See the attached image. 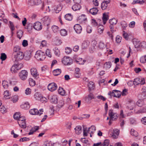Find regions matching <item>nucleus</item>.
I'll list each match as a JSON object with an SVG mask.
<instances>
[{"label":"nucleus","mask_w":146,"mask_h":146,"mask_svg":"<svg viewBox=\"0 0 146 146\" xmlns=\"http://www.w3.org/2000/svg\"><path fill=\"white\" fill-rule=\"evenodd\" d=\"M57 86L55 83H50L48 86V89L50 91L53 92L57 88Z\"/></svg>","instance_id":"8"},{"label":"nucleus","mask_w":146,"mask_h":146,"mask_svg":"<svg viewBox=\"0 0 146 146\" xmlns=\"http://www.w3.org/2000/svg\"><path fill=\"white\" fill-rule=\"evenodd\" d=\"M90 132V130L88 129L87 127L84 128L83 135L84 136L86 137L88 135V133Z\"/></svg>","instance_id":"35"},{"label":"nucleus","mask_w":146,"mask_h":146,"mask_svg":"<svg viewBox=\"0 0 146 146\" xmlns=\"http://www.w3.org/2000/svg\"><path fill=\"white\" fill-rule=\"evenodd\" d=\"M54 44L56 45H59L61 44L62 41L58 37H55L54 39Z\"/></svg>","instance_id":"17"},{"label":"nucleus","mask_w":146,"mask_h":146,"mask_svg":"<svg viewBox=\"0 0 146 146\" xmlns=\"http://www.w3.org/2000/svg\"><path fill=\"white\" fill-rule=\"evenodd\" d=\"M23 32L22 30H19L17 32V37L19 39H21L23 34Z\"/></svg>","instance_id":"38"},{"label":"nucleus","mask_w":146,"mask_h":146,"mask_svg":"<svg viewBox=\"0 0 146 146\" xmlns=\"http://www.w3.org/2000/svg\"><path fill=\"white\" fill-rule=\"evenodd\" d=\"M25 54V59L27 60H29L31 58V53L30 52H29L28 53L26 52Z\"/></svg>","instance_id":"51"},{"label":"nucleus","mask_w":146,"mask_h":146,"mask_svg":"<svg viewBox=\"0 0 146 146\" xmlns=\"http://www.w3.org/2000/svg\"><path fill=\"white\" fill-rule=\"evenodd\" d=\"M144 101L142 99H139L137 101L136 104L139 107H141L144 104Z\"/></svg>","instance_id":"36"},{"label":"nucleus","mask_w":146,"mask_h":146,"mask_svg":"<svg viewBox=\"0 0 146 146\" xmlns=\"http://www.w3.org/2000/svg\"><path fill=\"white\" fill-rule=\"evenodd\" d=\"M64 18L65 19L67 20L70 21H71L72 19V16L70 14H66L64 16Z\"/></svg>","instance_id":"34"},{"label":"nucleus","mask_w":146,"mask_h":146,"mask_svg":"<svg viewBox=\"0 0 146 146\" xmlns=\"http://www.w3.org/2000/svg\"><path fill=\"white\" fill-rule=\"evenodd\" d=\"M112 134L113 137L114 139H116L119 134V131L117 129H114L113 130Z\"/></svg>","instance_id":"16"},{"label":"nucleus","mask_w":146,"mask_h":146,"mask_svg":"<svg viewBox=\"0 0 146 146\" xmlns=\"http://www.w3.org/2000/svg\"><path fill=\"white\" fill-rule=\"evenodd\" d=\"M62 62L65 65H70L72 64L73 61L70 57L66 56L62 58Z\"/></svg>","instance_id":"5"},{"label":"nucleus","mask_w":146,"mask_h":146,"mask_svg":"<svg viewBox=\"0 0 146 146\" xmlns=\"http://www.w3.org/2000/svg\"><path fill=\"white\" fill-rule=\"evenodd\" d=\"M72 51L71 49L69 47H67L65 48V52L67 54H70Z\"/></svg>","instance_id":"64"},{"label":"nucleus","mask_w":146,"mask_h":146,"mask_svg":"<svg viewBox=\"0 0 146 146\" xmlns=\"http://www.w3.org/2000/svg\"><path fill=\"white\" fill-rule=\"evenodd\" d=\"M89 45V42L88 41H84L82 43V47L83 49H86L88 47Z\"/></svg>","instance_id":"25"},{"label":"nucleus","mask_w":146,"mask_h":146,"mask_svg":"<svg viewBox=\"0 0 146 146\" xmlns=\"http://www.w3.org/2000/svg\"><path fill=\"white\" fill-rule=\"evenodd\" d=\"M121 25L124 29L127 27V25L126 23L124 21H122L121 22Z\"/></svg>","instance_id":"63"},{"label":"nucleus","mask_w":146,"mask_h":146,"mask_svg":"<svg viewBox=\"0 0 146 146\" xmlns=\"http://www.w3.org/2000/svg\"><path fill=\"white\" fill-rule=\"evenodd\" d=\"M131 134L135 137H137L138 135V133L133 129H131L130 131Z\"/></svg>","instance_id":"41"},{"label":"nucleus","mask_w":146,"mask_h":146,"mask_svg":"<svg viewBox=\"0 0 146 146\" xmlns=\"http://www.w3.org/2000/svg\"><path fill=\"white\" fill-rule=\"evenodd\" d=\"M18 100V98L17 96H14L12 98V101L14 103H15Z\"/></svg>","instance_id":"60"},{"label":"nucleus","mask_w":146,"mask_h":146,"mask_svg":"<svg viewBox=\"0 0 146 146\" xmlns=\"http://www.w3.org/2000/svg\"><path fill=\"white\" fill-rule=\"evenodd\" d=\"M30 105L28 102H25L21 106V108L25 110L28 109L30 108Z\"/></svg>","instance_id":"19"},{"label":"nucleus","mask_w":146,"mask_h":146,"mask_svg":"<svg viewBox=\"0 0 146 146\" xmlns=\"http://www.w3.org/2000/svg\"><path fill=\"white\" fill-rule=\"evenodd\" d=\"M140 61L142 63H145L146 62V55L141 57L140 59Z\"/></svg>","instance_id":"57"},{"label":"nucleus","mask_w":146,"mask_h":146,"mask_svg":"<svg viewBox=\"0 0 146 146\" xmlns=\"http://www.w3.org/2000/svg\"><path fill=\"white\" fill-rule=\"evenodd\" d=\"M20 70V68L17 66V64H14L12 66L11 69V71L12 73H15L17 71Z\"/></svg>","instance_id":"14"},{"label":"nucleus","mask_w":146,"mask_h":146,"mask_svg":"<svg viewBox=\"0 0 146 146\" xmlns=\"http://www.w3.org/2000/svg\"><path fill=\"white\" fill-rule=\"evenodd\" d=\"M117 22V20L115 18L110 19L109 20V23L111 25H113L116 24Z\"/></svg>","instance_id":"29"},{"label":"nucleus","mask_w":146,"mask_h":146,"mask_svg":"<svg viewBox=\"0 0 146 146\" xmlns=\"http://www.w3.org/2000/svg\"><path fill=\"white\" fill-rule=\"evenodd\" d=\"M43 111V109H40L39 111L36 109H31L29 111V113L33 115H40L41 114H42V112Z\"/></svg>","instance_id":"6"},{"label":"nucleus","mask_w":146,"mask_h":146,"mask_svg":"<svg viewBox=\"0 0 146 146\" xmlns=\"http://www.w3.org/2000/svg\"><path fill=\"white\" fill-rule=\"evenodd\" d=\"M21 116L20 113L19 112L16 113L13 115V117L15 119L18 120L19 118Z\"/></svg>","instance_id":"39"},{"label":"nucleus","mask_w":146,"mask_h":146,"mask_svg":"<svg viewBox=\"0 0 146 146\" xmlns=\"http://www.w3.org/2000/svg\"><path fill=\"white\" fill-rule=\"evenodd\" d=\"M88 129L90 130V132L91 133H93L96 130V127L94 125L91 126Z\"/></svg>","instance_id":"49"},{"label":"nucleus","mask_w":146,"mask_h":146,"mask_svg":"<svg viewBox=\"0 0 146 146\" xmlns=\"http://www.w3.org/2000/svg\"><path fill=\"white\" fill-rule=\"evenodd\" d=\"M74 129L75 133L79 135L82 132V127L80 126H76Z\"/></svg>","instance_id":"20"},{"label":"nucleus","mask_w":146,"mask_h":146,"mask_svg":"<svg viewBox=\"0 0 146 146\" xmlns=\"http://www.w3.org/2000/svg\"><path fill=\"white\" fill-rule=\"evenodd\" d=\"M58 92L59 94L62 96L65 94V91L64 89L61 87H59L58 90Z\"/></svg>","instance_id":"32"},{"label":"nucleus","mask_w":146,"mask_h":146,"mask_svg":"<svg viewBox=\"0 0 146 146\" xmlns=\"http://www.w3.org/2000/svg\"><path fill=\"white\" fill-rule=\"evenodd\" d=\"M104 30V26L102 25L101 24H100L98 27V33L100 34H101L102 33H103Z\"/></svg>","instance_id":"22"},{"label":"nucleus","mask_w":146,"mask_h":146,"mask_svg":"<svg viewBox=\"0 0 146 146\" xmlns=\"http://www.w3.org/2000/svg\"><path fill=\"white\" fill-rule=\"evenodd\" d=\"M30 85L32 86H34L35 84V82L32 78H30L29 79Z\"/></svg>","instance_id":"43"},{"label":"nucleus","mask_w":146,"mask_h":146,"mask_svg":"<svg viewBox=\"0 0 146 146\" xmlns=\"http://www.w3.org/2000/svg\"><path fill=\"white\" fill-rule=\"evenodd\" d=\"M109 115L112 120L116 119L118 116V115L116 113H114L113 110H110L109 111Z\"/></svg>","instance_id":"7"},{"label":"nucleus","mask_w":146,"mask_h":146,"mask_svg":"<svg viewBox=\"0 0 146 146\" xmlns=\"http://www.w3.org/2000/svg\"><path fill=\"white\" fill-rule=\"evenodd\" d=\"M107 35L109 37V38L111 40H113V36L112 33L110 31H108L106 33Z\"/></svg>","instance_id":"59"},{"label":"nucleus","mask_w":146,"mask_h":146,"mask_svg":"<svg viewBox=\"0 0 146 146\" xmlns=\"http://www.w3.org/2000/svg\"><path fill=\"white\" fill-rule=\"evenodd\" d=\"M28 75V72L25 70H22L19 73L20 78L23 80H25L27 79Z\"/></svg>","instance_id":"4"},{"label":"nucleus","mask_w":146,"mask_h":146,"mask_svg":"<svg viewBox=\"0 0 146 146\" xmlns=\"http://www.w3.org/2000/svg\"><path fill=\"white\" fill-rule=\"evenodd\" d=\"M42 21L44 25L46 27L47 29H48V26L50 24V19L48 17H45L42 19Z\"/></svg>","instance_id":"9"},{"label":"nucleus","mask_w":146,"mask_h":146,"mask_svg":"<svg viewBox=\"0 0 146 146\" xmlns=\"http://www.w3.org/2000/svg\"><path fill=\"white\" fill-rule=\"evenodd\" d=\"M42 95L38 92H36L34 95V97L35 99L39 100L41 97Z\"/></svg>","instance_id":"31"},{"label":"nucleus","mask_w":146,"mask_h":146,"mask_svg":"<svg viewBox=\"0 0 146 146\" xmlns=\"http://www.w3.org/2000/svg\"><path fill=\"white\" fill-rule=\"evenodd\" d=\"M81 8L80 5L74 4L72 7V9L74 11L79 10Z\"/></svg>","instance_id":"21"},{"label":"nucleus","mask_w":146,"mask_h":146,"mask_svg":"<svg viewBox=\"0 0 146 146\" xmlns=\"http://www.w3.org/2000/svg\"><path fill=\"white\" fill-rule=\"evenodd\" d=\"M137 113H146V107L145 106L136 112Z\"/></svg>","instance_id":"26"},{"label":"nucleus","mask_w":146,"mask_h":146,"mask_svg":"<svg viewBox=\"0 0 146 146\" xmlns=\"http://www.w3.org/2000/svg\"><path fill=\"white\" fill-rule=\"evenodd\" d=\"M75 61L76 62L79 63V64H84V63L86 61L84 60H83L82 58H79Z\"/></svg>","instance_id":"42"},{"label":"nucleus","mask_w":146,"mask_h":146,"mask_svg":"<svg viewBox=\"0 0 146 146\" xmlns=\"http://www.w3.org/2000/svg\"><path fill=\"white\" fill-rule=\"evenodd\" d=\"M2 84L3 88L5 89H7L8 87V82L6 81H3Z\"/></svg>","instance_id":"50"},{"label":"nucleus","mask_w":146,"mask_h":146,"mask_svg":"<svg viewBox=\"0 0 146 146\" xmlns=\"http://www.w3.org/2000/svg\"><path fill=\"white\" fill-rule=\"evenodd\" d=\"M18 124L19 126L22 128H25L26 127V123L25 121L18 122Z\"/></svg>","instance_id":"24"},{"label":"nucleus","mask_w":146,"mask_h":146,"mask_svg":"<svg viewBox=\"0 0 146 146\" xmlns=\"http://www.w3.org/2000/svg\"><path fill=\"white\" fill-rule=\"evenodd\" d=\"M53 50L55 54L58 56H59L60 55V52L58 48L57 47H55L53 49Z\"/></svg>","instance_id":"47"},{"label":"nucleus","mask_w":146,"mask_h":146,"mask_svg":"<svg viewBox=\"0 0 146 146\" xmlns=\"http://www.w3.org/2000/svg\"><path fill=\"white\" fill-rule=\"evenodd\" d=\"M34 28L36 30H40L42 28V25L40 22H36L34 24L33 26Z\"/></svg>","instance_id":"11"},{"label":"nucleus","mask_w":146,"mask_h":146,"mask_svg":"<svg viewBox=\"0 0 146 146\" xmlns=\"http://www.w3.org/2000/svg\"><path fill=\"white\" fill-rule=\"evenodd\" d=\"M140 78H137L134 79L133 81V84L134 85H138L140 84Z\"/></svg>","instance_id":"54"},{"label":"nucleus","mask_w":146,"mask_h":146,"mask_svg":"<svg viewBox=\"0 0 146 146\" xmlns=\"http://www.w3.org/2000/svg\"><path fill=\"white\" fill-rule=\"evenodd\" d=\"M62 9V7L60 5H58L56 9H54L56 13H58Z\"/></svg>","instance_id":"58"},{"label":"nucleus","mask_w":146,"mask_h":146,"mask_svg":"<svg viewBox=\"0 0 146 146\" xmlns=\"http://www.w3.org/2000/svg\"><path fill=\"white\" fill-rule=\"evenodd\" d=\"M88 86L89 88V90H90L93 89L95 87L94 83L93 82H90L88 84Z\"/></svg>","instance_id":"28"},{"label":"nucleus","mask_w":146,"mask_h":146,"mask_svg":"<svg viewBox=\"0 0 146 146\" xmlns=\"http://www.w3.org/2000/svg\"><path fill=\"white\" fill-rule=\"evenodd\" d=\"M113 91H115V97L119 98L120 97L121 94V92L116 90H113Z\"/></svg>","instance_id":"40"},{"label":"nucleus","mask_w":146,"mask_h":146,"mask_svg":"<svg viewBox=\"0 0 146 146\" xmlns=\"http://www.w3.org/2000/svg\"><path fill=\"white\" fill-rule=\"evenodd\" d=\"M61 71L60 69H57L54 70L53 71V75L55 76H57L60 74L61 73Z\"/></svg>","instance_id":"27"},{"label":"nucleus","mask_w":146,"mask_h":146,"mask_svg":"<svg viewBox=\"0 0 146 146\" xmlns=\"http://www.w3.org/2000/svg\"><path fill=\"white\" fill-rule=\"evenodd\" d=\"M7 58V56L5 53H2L1 54L0 58L2 61L5 60Z\"/></svg>","instance_id":"56"},{"label":"nucleus","mask_w":146,"mask_h":146,"mask_svg":"<svg viewBox=\"0 0 146 146\" xmlns=\"http://www.w3.org/2000/svg\"><path fill=\"white\" fill-rule=\"evenodd\" d=\"M60 33L62 36H65L67 34V31L65 29H61L60 31Z\"/></svg>","instance_id":"46"},{"label":"nucleus","mask_w":146,"mask_h":146,"mask_svg":"<svg viewBox=\"0 0 146 146\" xmlns=\"http://www.w3.org/2000/svg\"><path fill=\"white\" fill-rule=\"evenodd\" d=\"M20 46H15L13 48V52L14 54H15V53L18 52H20Z\"/></svg>","instance_id":"44"},{"label":"nucleus","mask_w":146,"mask_h":146,"mask_svg":"<svg viewBox=\"0 0 146 146\" xmlns=\"http://www.w3.org/2000/svg\"><path fill=\"white\" fill-rule=\"evenodd\" d=\"M4 97L6 99L9 98L10 94L9 92L7 91H6L4 92Z\"/></svg>","instance_id":"53"},{"label":"nucleus","mask_w":146,"mask_h":146,"mask_svg":"<svg viewBox=\"0 0 146 146\" xmlns=\"http://www.w3.org/2000/svg\"><path fill=\"white\" fill-rule=\"evenodd\" d=\"M35 57L38 60L43 61L46 58L45 53L41 51H37L35 55Z\"/></svg>","instance_id":"2"},{"label":"nucleus","mask_w":146,"mask_h":146,"mask_svg":"<svg viewBox=\"0 0 146 146\" xmlns=\"http://www.w3.org/2000/svg\"><path fill=\"white\" fill-rule=\"evenodd\" d=\"M144 3V1L143 0L142 1L140 0H136L133 1L132 2V4H134L136 3H139L140 5L143 4Z\"/></svg>","instance_id":"48"},{"label":"nucleus","mask_w":146,"mask_h":146,"mask_svg":"<svg viewBox=\"0 0 146 146\" xmlns=\"http://www.w3.org/2000/svg\"><path fill=\"white\" fill-rule=\"evenodd\" d=\"M74 28L75 31L77 33L80 34L81 33L82 31V28L79 24H76L74 26Z\"/></svg>","instance_id":"10"},{"label":"nucleus","mask_w":146,"mask_h":146,"mask_svg":"<svg viewBox=\"0 0 146 146\" xmlns=\"http://www.w3.org/2000/svg\"><path fill=\"white\" fill-rule=\"evenodd\" d=\"M109 141L108 139H106L105 140L103 144L100 145V146H112L111 145L109 146Z\"/></svg>","instance_id":"45"},{"label":"nucleus","mask_w":146,"mask_h":146,"mask_svg":"<svg viewBox=\"0 0 146 146\" xmlns=\"http://www.w3.org/2000/svg\"><path fill=\"white\" fill-rule=\"evenodd\" d=\"M102 19L103 21L104 24H105L106 23L108 19V15H106L105 13H104L103 14Z\"/></svg>","instance_id":"23"},{"label":"nucleus","mask_w":146,"mask_h":146,"mask_svg":"<svg viewBox=\"0 0 146 146\" xmlns=\"http://www.w3.org/2000/svg\"><path fill=\"white\" fill-rule=\"evenodd\" d=\"M30 140V139L29 138H27L26 137H24L23 138H21L19 140V141L20 142H23L24 141H28Z\"/></svg>","instance_id":"62"},{"label":"nucleus","mask_w":146,"mask_h":146,"mask_svg":"<svg viewBox=\"0 0 146 146\" xmlns=\"http://www.w3.org/2000/svg\"><path fill=\"white\" fill-rule=\"evenodd\" d=\"M105 46V44L102 42H100L98 44V47L102 49Z\"/></svg>","instance_id":"61"},{"label":"nucleus","mask_w":146,"mask_h":146,"mask_svg":"<svg viewBox=\"0 0 146 146\" xmlns=\"http://www.w3.org/2000/svg\"><path fill=\"white\" fill-rule=\"evenodd\" d=\"M111 62H108L106 63L104 65V67L108 69L110 68L111 66Z\"/></svg>","instance_id":"52"},{"label":"nucleus","mask_w":146,"mask_h":146,"mask_svg":"<svg viewBox=\"0 0 146 146\" xmlns=\"http://www.w3.org/2000/svg\"><path fill=\"white\" fill-rule=\"evenodd\" d=\"M101 20L100 19H98L97 21L94 19H92L91 20V24L93 27H96L98 23L100 24Z\"/></svg>","instance_id":"13"},{"label":"nucleus","mask_w":146,"mask_h":146,"mask_svg":"<svg viewBox=\"0 0 146 146\" xmlns=\"http://www.w3.org/2000/svg\"><path fill=\"white\" fill-rule=\"evenodd\" d=\"M30 71L31 74L34 77L36 78L38 76V74L37 70L36 68H32L31 69Z\"/></svg>","instance_id":"15"},{"label":"nucleus","mask_w":146,"mask_h":146,"mask_svg":"<svg viewBox=\"0 0 146 146\" xmlns=\"http://www.w3.org/2000/svg\"><path fill=\"white\" fill-rule=\"evenodd\" d=\"M52 29L54 33H57L59 31V28L56 26L54 25L52 27Z\"/></svg>","instance_id":"33"},{"label":"nucleus","mask_w":146,"mask_h":146,"mask_svg":"<svg viewBox=\"0 0 146 146\" xmlns=\"http://www.w3.org/2000/svg\"><path fill=\"white\" fill-rule=\"evenodd\" d=\"M9 27L11 29V31H13L15 29V27H14V26L13 23L11 21H10L9 22Z\"/></svg>","instance_id":"55"},{"label":"nucleus","mask_w":146,"mask_h":146,"mask_svg":"<svg viewBox=\"0 0 146 146\" xmlns=\"http://www.w3.org/2000/svg\"><path fill=\"white\" fill-rule=\"evenodd\" d=\"M41 3H42L41 9L43 10L44 9V5L43 3L42 2L41 0H31L29 4L31 6H33L34 5H38Z\"/></svg>","instance_id":"3"},{"label":"nucleus","mask_w":146,"mask_h":146,"mask_svg":"<svg viewBox=\"0 0 146 146\" xmlns=\"http://www.w3.org/2000/svg\"><path fill=\"white\" fill-rule=\"evenodd\" d=\"M98 11V9L96 8H93L89 10V12L93 15L97 14Z\"/></svg>","instance_id":"18"},{"label":"nucleus","mask_w":146,"mask_h":146,"mask_svg":"<svg viewBox=\"0 0 146 146\" xmlns=\"http://www.w3.org/2000/svg\"><path fill=\"white\" fill-rule=\"evenodd\" d=\"M133 44L136 48H138L140 46V43L137 40H134L133 41Z\"/></svg>","instance_id":"37"},{"label":"nucleus","mask_w":146,"mask_h":146,"mask_svg":"<svg viewBox=\"0 0 146 146\" xmlns=\"http://www.w3.org/2000/svg\"><path fill=\"white\" fill-rule=\"evenodd\" d=\"M49 99L51 102L52 103L56 104L58 102V99L56 95H54L50 97Z\"/></svg>","instance_id":"12"},{"label":"nucleus","mask_w":146,"mask_h":146,"mask_svg":"<svg viewBox=\"0 0 146 146\" xmlns=\"http://www.w3.org/2000/svg\"><path fill=\"white\" fill-rule=\"evenodd\" d=\"M25 56L24 54L21 51L17 53L16 54L14 55L12 58L13 60L15 62H17L18 61L22 60Z\"/></svg>","instance_id":"1"},{"label":"nucleus","mask_w":146,"mask_h":146,"mask_svg":"<svg viewBox=\"0 0 146 146\" xmlns=\"http://www.w3.org/2000/svg\"><path fill=\"white\" fill-rule=\"evenodd\" d=\"M108 3H107L105 2V1H103L101 4V8L103 10H105L108 7Z\"/></svg>","instance_id":"30"}]
</instances>
